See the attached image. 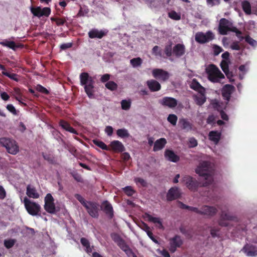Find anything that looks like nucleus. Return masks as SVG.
<instances>
[{
	"label": "nucleus",
	"instance_id": "f704fd0d",
	"mask_svg": "<svg viewBox=\"0 0 257 257\" xmlns=\"http://www.w3.org/2000/svg\"><path fill=\"white\" fill-rule=\"evenodd\" d=\"M116 135L121 138H126L130 137L128 131L125 128H120L116 131Z\"/></svg>",
	"mask_w": 257,
	"mask_h": 257
},
{
	"label": "nucleus",
	"instance_id": "f8f14e48",
	"mask_svg": "<svg viewBox=\"0 0 257 257\" xmlns=\"http://www.w3.org/2000/svg\"><path fill=\"white\" fill-rule=\"evenodd\" d=\"M217 212V210L215 207L203 205L200 208L199 214L212 217L215 215Z\"/></svg>",
	"mask_w": 257,
	"mask_h": 257
},
{
	"label": "nucleus",
	"instance_id": "09e8293b",
	"mask_svg": "<svg viewBox=\"0 0 257 257\" xmlns=\"http://www.w3.org/2000/svg\"><path fill=\"white\" fill-rule=\"evenodd\" d=\"M230 62H228L226 60H222L220 63V67L222 70V71L226 73V72L228 71L229 70V63Z\"/></svg>",
	"mask_w": 257,
	"mask_h": 257
},
{
	"label": "nucleus",
	"instance_id": "bb28decb",
	"mask_svg": "<svg viewBox=\"0 0 257 257\" xmlns=\"http://www.w3.org/2000/svg\"><path fill=\"white\" fill-rule=\"evenodd\" d=\"M167 144V141L165 138H161L157 140L155 143L153 151L155 152L162 150Z\"/></svg>",
	"mask_w": 257,
	"mask_h": 257
},
{
	"label": "nucleus",
	"instance_id": "de8ad7c7",
	"mask_svg": "<svg viewBox=\"0 0 257 257\" xmlns=\"http://www.w3.org/2000/svg\"><path fill=\"white\" fill-rule=\"evenodd\" d=\"M220 218L226 220H234L235 218L234 216L230 215L225 211H222Z\"/></svg>",
	"mask_w": 257,
	"mask_h": 257
},
{
	"label": "nucleus",
	"instance_id": "4d7b16f0",
	"mask_svg": "<svg viewBox=\"0 0 257 257\" xmlns=\"http://www.w3.org/2000/svg\"><path fill=\"white\" fill-rule=\"evenodd\" d=\"M36 89L38 91L44 94H48L49 93V91L45 87H43L40 84L37 85Z\"/></svg>",
	"mask_w": 257,
	"mask_h": 257
},
{
	"label": "nucleus",
	"instance_id": "cd10ccee",
	"mask_svg": "<svg viewBox=\"0 0 257 257\" xmlns=\"http://www.w3.org/2000/svg\"><path fill=\"white\" fill-rule=\"evenodd\" d=\"M145 215L148 218L149 221L158 224V227L160 229L163 228V225L160 218L153 217L148 213H146Z\"/></svg>",
	"mask_w": 257,
	"mask_h": 257
},
{
	"label": "nucleus",
	"instance_id": "393cba45",
	"mask_svg": "<svg viewBox=\"0 0 257 257\" xmlns=\"http://www.w3.org/2000/svg\"><path fill=\"white\" fill-rule=\"evenodd\" d=\"M165 156L168 160L174 163L178 162L180 160L179 157L173 151L170 150H167L165 151Z\"/></svg>",
	"mask_w": 257,
	"mask_h": 257
},
{
	"label": "nucleus",
	"instance_id": "4c0bfd02",
	"mask_svg": "<svg viewBox=\"0 0 257 257\" xmlns=\"http://www.w3.org/2000/svg\"><path fill=\"white\" fill-rule=\"evenodd\" d=\"M92 82L84 85L85 91L89 97L93 95V85Z\"/></svg>",
	"mask_w": 257,
	"mask_h": 257
},
{
	"label": "nucleus",
	"instance_id": "ea45409f",
	"mask_svg": "<svg viewBox=\"0 0 257 257\" xmlns=\"http://www.w3.org/2000/svg\"><path fill=\"white\" fill-rule=\"evenodd\" d=\"M122 190L128 196H133L136 193V191L133 188L132 186H127L122 188Z\"/></svg>",
	"mask_w": 257,
	"mask_h": 257
},
{
	"label": "nucleus",
	"instance_id": "0e129e2a",
	"mask_svg": "<svg viewBox=\"0 0 257 257\" xmlns=\"http://www.w3.org/2000/svg\"><path fill=\"white\" fill-rule=\"evenodd\" d=\"M152 52L155 55H159L160 56H161L162 55L161 50L160 49L159 47L158 46H155L153 47Z\"/></svg>",
	"mask_w": 257,
	"mask_h": 257
},
{
	"label": "nucleus",
	"instance_id": "4468645a",
	"mask_svg": "<svg viewBox=\"0 0 257 257\" xmlns=\"http://www.w3.org/2000/svg\"><path fill=\"white\" fill-rule=\"evenodd\" d=\"M160 103L164 106L173 108L177 105L178 101L173 97L166 96L160 100Z\"/></svg>",
	"mask_w": 257,
	"mask_h": 257
},
{
	"label": "nucleus",
	"instance_id": "f257e3e1",
	"mask_svg": "<svg viewBox=\"0 0 257 257\" xmlns=\"http://www.w3.org/2000/svg\"><path fill=\"white\" fill-rule=\"evenodd\" d=\"M213 171V164L208 161L200 162L195 169L196 174L205 179L206 181L203 183L204 186H207L212 183Z\"/></svg>",
	"mask_w": 257,
	"mask_h": 257
},
{
	"label": "nucleus",
	"instance_id": "9b49d317",
	"mask_svg": "<svg viewBox=\"0 0 257 257\" xmlns=\"http://www.w3.org/2000/svg\"><path fill=\"white\" fill-rule=\"evenodd\" d=\"M183 181L185 182L187 187L191 191H195L199 186V183L197 180L190 176H185L183 178Z\"/></svg>",
	"mask_w": 257,
	"mask_h": 257
},
{
	"label": "nucleus",
	"instance_id": "69168bd1",
	"mask_svg": "<svg viewBox=\"0 0 257 257\" xmlns=\"http://www.w3.org/2000/svg\"><path fill=\"white\" fill-rule=\"evenodd\" d=\"M180 232L187 237L190 236V234L188 230H187L184 226H181L179 228Z\"/></svg>",
	"mask_w": 257,
	"mask_h": 257
},
{
	"label": "nucleus",
	"instance_id": "864d4df0",
	"mask_svg": "<svg viewBox=\"0 0 257 257\" xmlns=\"http://www.w3.org/2000/svg\"><path fill=\"white\" fill-rule=\"evenodd\" d=\"M168 15L169 18L174 20H180L181 19L180 15L174 11L169 13Z\"/></svg>",
	"mask_w": 257,
	"mask_h": 257
},
{
	"label": "nucleus",
	"instance_id": "8fccbe9b",
	"mask_svg": "<svg viewBox=\"0 0 257 257\" xmlns=\"http://www.w3.org/2000/svg\"><path fill=\"white\" fill-rule=\"evenodd\" d=\"M177 119V116L174 114H169L167 118L168 121L173 125L176 124Z\"/></svg>",
	"mask_w": 257,
	"mask_h": 257
},
{
	"label": "nucleus",
	"instance_id": "5fc2aeb1",
	"mask_svg": "<svg viewBox=\"0 0 257 257\" xmlns=\"http://www.w3.org/2000/svg\"><path fill=\"white\" fill-rule=\"evenodd\" d=\"M75 198L78 200L80 203L84 207V206L87 203L88 201H86L84 198L79 194H75L74 195Z\"/></svg>",
	"mask_w": 257,
	"mask_h": 257
},
{
	"label": "nucleus",
	"instance_id": "2f4dec72",
	"mask_svg": "<svg viewBox=\"0 0 257 257\" xmlns=\"http://www.w3.org/2000/svg\"><path fill=\"white\" fill-rule=\"evenodd\" d=\"M180 123L183 130L189 131L192 129V124L186 119H182L180 120Z\"/></svg>",
	"mask_w": 257,
	"mask_h": 257
},
{
	"label": "nucleus",
	"instance_id": "3c124183",
	"mask_svg": "<svg viewBox=\"0 0 257 257\" xmlns=\"http://www.w3.org/2000/svg\"><path fill=\"white\" fill-rule=\"evenodd\" d=\"M246 42L248 43L252 47H256L257 46V42L251 38L249 36H246L244 38Z\"/></svg>",
	"mask_w": 257,
	"mask_h": 257
},
{
	"label": "nucleus",
	"instance_id": "bf43d9fd",
	"mask_svg": "<svg viewBox=\"0 0 257 257\" xmlns=\"http://www.w3.org/2000/svg\"><path fill=\"white\" fill-rule=\"evenodd\" d=\"M7 109L14 115L17 114V111L15 107L12 104H8L6 106Z\"/></svg>",
	"mask_w": 257,
	"mask_h": 257
},
{
	"label": "nucleus",
	"instance_id": "79ce46f5",
	"mask_svg": "<svg viewBox=\"0 0 257 257\" xmlns=\"http://www.w3.org/2000/svg\"><path fill=\"white\" fill-rule=\"evenodd\" d=\"M194 100H195L196 103L197 105H198L199 106H201L206 101V97L204 95L202 94L199 96H195Z\"/></svg>",
	"mask_w": 257,
	"mask_h": 257
},
{
	"label": "nucleus",
	"instance_id": "f3484780",
	"mask_svg": "<svg viewBox=\"0 0 257 257\" xmlns=\"http://www.w3.org/2000/svg\"><path fill=\"white\" fill-rule=\"evenodd\" d=\"M234 89V87L232 85H225L222 89V95L223 98L227 101H229L231 94Z\"/></svg>",
	"mask_w": 257,
	"mask_h": 257
},
{
	"label": "nucleus",
	"instance_id": "0eeeda50",
	"mask_svg": "<svg viewBox=\"0 0 257 257\" xmlns=\"http://www.w3.org/2000/svg\"><path fill=\"white\" fill-rule=\"evenodd\" d=\"M98 207V204L93 201H88L84 206L89 215L95 218H97L99 216Z\"/></svg>",
	"mask_w": 257,
	"mask_h": 257
},
{
	"label": "nucleus",
	"instance_id": "7c9ffc66",
	"mask_svg": "<svg viewBox=\"0 0 257 257\" xmlns=\"http://www.w3.org/2000/svg\"><path fill=\"white\" fill-rule=\"evenodd\" d=\"M44 209L47 212L51 214H54L56 212V207L54 202L45 203Z\"/></svg>",
	"mask_w": 257,
	"mask_h": 257
},
{
	"label": "nucleus",
	"instance_id": "1a4fd4ad",
	"mask_svg": "<svg viewBox=\"0 0 257 257\" xmlns=\"http://www.w3.org/2000/svg\"><path fill=\"white\" fill-rule=\"evenodd\" d=\"M169 250L172 253H174L178 247H181L183 244V240L179 235H176L173 237L169 239Z\"/></svg>",
	"mask_w": 257,
	"mask_h": 257
},
{
	"label": "nucleus",
	"instance_id": "6e6d98bb",
	"mask_svg": "<svg viewBox=\"0 0 257 257\" xmlns=\"http://www.w3.org/2000/svg\"><path fill=\"white\" fill-rule=\"evenodd\" d=\"M213 53L215 56H217L220 53L223 51V49L217 45H214L213 46Z\"/></svg>",
	"mask_w": 257,
	"mask_h": 257
},
{
	"label": "nucleus",
	"instance_id": "aec40b11",
	"mask_svg": "<svg viewBox=\"0 0 257 257\" xmlns=\"http://www.w3.org/2000/svg\"><path fill=\"white\" fill-rule=\"evenodd\" d=\"M147 85L152 92L158 91L161 88V84L154 79L148 80L147 81Z\"/></svg>",
	"mask_w": 257,
	"mask_h": 257
},
{
	"label": "nucleus",
	"instance_id": "e433bc0d",
	"mask_svg": "<svg viewBox=\"0 0 257 257\" xmlns=\"http://www.w3.org/2000/svg\"><path fill=\"white\" fill-rule=\"evenodd\" d=\"M2 74L16 82H18L19 81V76L17 74L8 72L6 70L3 71Z\"/></svg>",
	"mask_w": 257,
	"mask_h": 257
},
{
	"label": "nucleus",
	"instance_id": "b1692460",
	"mask_svg": "<svg viewBox=\"0 0 257 257\" xmlns=\"http://www.w3.org/2000/svg\"><path fill=\"white\" fill-rule=\"evenodd\" d=\"M242 249L247 256H255L257 255V248L253 245H245Z\"/></svg>",
	"mask_w": 257,
	"mask_h": 257
},
{
	"label": "nucleus",
	"instance_id": "c85d7f7f",
	"mask_svg": "<svg viewBox=\"0 0 257 257\" xmlns=\"http://www.w3.org/2000/svg\"><path fill=\"white\" fill-rule=\"evenodd\" d=\"M80 80L81 85H84L93 82L92 77L87 72H82L80 75Z\"/></svg>",
	"mask_w": 257,
	"mask_h": 257
},
{
	"label": "nucleus",
	"instance_id": "dca6fc26",
	"mask_svg": "<svg viewBox=\"0 0 257 257\" xmlns=\"http://www.w3.org/2000/svg\"><path fill=\"white\" fill-rule=\"evenodd\" d=\"M181 196L180 190L177 187L170 188L167 194V199L168 201H172L178 199Z\"/></svg>",
	"mask_w": 257,
	"mask_h": 257
},
{
	"label": "nucleus",
	"instance_id": "39448f33",
	"mask_svg": "<svg viewBox=\"0 0 257 257\" xmlns=\"http://www.w3.org/2000/svg\"><path fill=\"white\" fill-rule=\"evenodd\" d=\"M215 39V35L211 31L206 33L197 32L195 36V41L199 44H205Z\"/></svg>",
	"mask_w": 257,
	"mask_h": 257
},
{
	"label": "nucleus",
	"instance_id": "412c9836",
	"mask_svg": "<svg viewBox=\"0 0 257 257\" xmlns=\"http://www.w3.org/2000/svg\"><path fill=\"white\" fill-rule=\"evenodd\" d=\"M110 147L115 152L121 153L125 150L123 144L119 141H113L111 142Z\"/></svg>",
	"mask_w": 257,
	"mask_h": 257
},
{
	"label": "nucleus",
	"instance_id": "a19ab883",
	"mask_svg": "<svg viewBox=\"0 0 257 257\" xmlns=\"http://www.w3.org/2000/svg\"><path fill=\"white\" fill-rule=\"evenodd\" d=\"M130 63L133 67L135 68L140 66L143 63V61L140 57H137L132 59L130 61Z\"/></svg>",
	"mask_w": 257,
	"mask_h": 257
},
{
	"label": "nucleus",
	"instance_id": "9d476101",
	"mask_svg": "<svg viewBox=\"0 0 257 257\" xmlns=\"http://www.w3.org/2000/svg\"><path fill=\"white\" fill-rule=\"evenodd\" d=\"M152 75L156 79L162 81H167L170 77V74L167 71L159 68L153 69Z\"/></svg>",
	"mask_w": 257,
	"mask_h": 257
},
{
	"label": "nucleus",
	"instance_id": "338daca9",
	"mask_svg": "<svg viewBox=\"0 0 257 257\" xmlns=\"http://www.w3.org/2000/svg\"><path fill=\"white\" fill-rule=\"evenodd\" d=\"M44 201H45V203L46 202H47V203L54 202V199L51 194L48 193L46 195V197H45Z\"/></svg>",
	"mask_w": 257,
	"mask_h": 257
},
{
	"label": "nucleus",
	"instance_id": "c756f323",
	"mask_svg": "<svg viewBox=\"0 0 257 257\" xmlns=\"http://www.w3.org/2000/svg\"><path fill=\"white\" fill-rule=\"evenodd\" d=\"M208 137L210 141L217 144L220 139L221 133L218 131H212L209 133Z\"/></svg>",
	"mask_w": 257,
	"mask_h": 257
},
{
	"label": "nucleus",
	"instance_id": "a878e982",
	"mask_svg": "<svg viewBox=\"0 0 257 257\" xmlns=\"http://www.w3.org/2000/svg\"><path fill=\"white\" fill-rule=\"evenodd\" d=\"M26 194L30 198L34 199H37L40 196L36 188L30 185H28L27 187Z\"/></svg>",
	"mask_w": 257,
	"mask_h": 257
},
{
	"label": "nucleus",
	"instance_id": "680f3d73",
	"mask_svg": "<svg viewBox=\"0 0 257 257\" xmlns=\"http://www.w3.org/2000/svg\"><path fill=\"white\" fill-rule=\"evenodd\" d=\"M80 242L84 247H88L90 245L89 241L85 237H81L80 238Z\"/></svg>",
	"mask_w": 257,
	"mask_h": 257
},
{
	"label": "nucleus",
	"instance_id": "2eb2a0df",
	"mask_svg": "<svg viewBox=\"0 0 257 257\" xmlns=\"http://www.w3.org/2000/svg\"><path fill=\"white\" fill-rule=\"evenodd\" d=\"M108 31L106 30H99L97 29H92L88 33V37L91 39H101L107 35Z\"/></svg>",
	"mask_w": 257,
	"mask_h": 257
},
{
	"label": "nucleus",
	"instance_id": "7ed1b4c3",
	"mask_svg": "<svg viewBox=\"0 0 257 257\" xmlns=\"http://www.w3.org/2000/svg\"><path fill=\"white\" fill-rule=\"evenodd\" d=\"M0 145L6 148L7 152L12 155H16L19 152V147L16 142L10 138H0Z\"/></svg>",
	"mask_w": 257,
	"mask_h": 257
},
{
	"label": "nucleus",
	"instance_id": "ddd939ff",
	"mask_svg": "<svg viewBox=\"0 0 257 257\" xmlns=\"http://www.w3.org/2000/svg\"><path fill=\"white\" fill-rule=\"evenodd\" d=\"M112 237L113 240L123 251H125L126 253L131 251L125 241L119 235L115 234Z\"/></svg>",
	"mask_w": 257,
	"mask_h": 257
},
{
	"label": "nucleus",
	"instance_id": "a18cd8bd",
	"mask_svg": "<svg viewBox=\"0 0 257 257\" xmlns=\"http://www.w3.org/2000/svg\"><path fill=\"white\" fill-rule=\"evenodd\" d=\"M190 87L196 91H199L201 89H203V87L200 85V84L195 79H193L190 85Z\"/></svg>",
	"mask_w": 257,
	"mask_h": 257
},
{
	"label": "nucleus",
	"instance_id": "20e7f679",
	"mask_svg": "<svg viewBox=\"0 0 257 257\" xmlns=\"http://www.w3.org/2000/svg\"><path fill=\"white\" fill-rule=\"evenodd\" d=\"M24 203L25 208L29 214L36 216L40 212L41 208L40 205L35 202L31 201L28 198H24Z\"/></svg>",
	"mask_w": 257,
	"mask_h": 257
},
{
	"label": "nucleus",
	"instance_id": "052dcab7",
	"mask_svg": "<svg viewBox=\"0 0 257 257\" xmlns=\"http://www.w3.org/2000/svg\"><path fill=\"white\" fill-rule=\"evenodd\" d=\"M135 181L136 183H140L143 187H146L147 185V182L143 178H135Z\"/></svg>",
	"mask_w": 257,
	"mask_h": 257
},
{
	"label": "nucleus",
	"instance_id": "13d9d810",
	"mask_svg": "<svg viewBox=\"0 0 257 257\" xmlns=\"http://www.w3.org/2000/svg\"><path fill=\"white\" fill-rule=\"evenodd\" d=\"M230 48L234 50H240V47L238 41H234L230 45Z\"/></svg>",
	"mask_w": 257,
	"mask_h": 257
},
{
	"label": "nucleus",
	"instance_id": "72a5a7b5",
	"mask_svg": "<svg viewBox=\"0 0 257 257\" xmlns=\"http://www.w3.org/2000/svg\"><path fill=\"white\" fill-rule=\"evenodd\" d=\"M172 45V42H170L169 44H167L165 46L164 53L168 57H170L173 55Z\"/></svg>",
	"mask_w": 257,
	"mask_h": 257
},
{
	"label": "nucleus",
	"instance_id": "49530a36",
	"mask_svg": "<svg viewBox=\"0 0 257 257\" xmlns=\"http://www.w3.org/2000/svg\"><path fill=\"white\" fill-rule=\"evenodd\" d=\"M15 242L16 240L14 239H6L4 240V245L7 248L9 249L14 245Z\"/></svg>",
	"mask_w": 257,
	"mask_h": 257
},
{
	"label": "nucleus",
	"instance_id": "6ab92c4d",
	"mask_svg": "<svg viewBox=\"0 0 257 257\" xmlns=\"http://www.w3.org/2000/svg\"><path fill=\"white\" fill-rule=\"evenodd\" d=\"M103 211L110 218L113 217V210L111 204L108 201H104L102 203Z\"/></svg>",
	"mask_w": 257,
	"mask_h": 257
},
{
	"label": "nucleus",
	"instance_id": "4be33fe9",
	"mask_svg": "<svg viewBox=\"0 0 257 257\" xmlns=\"http://www.w3.org/2000/svg\"><path fill=\"white\" fill-rule=\"evenodd\" d=\"M0 45L8 47L14 51H16L18 48L23 47L22 45L17 44L14 41H9L7 39L0 42Z\"/></svg>",
	"mask_w": 257,
	"mask_h": 257
},
{
	"label": "nucleus",
	"instance_id": "37998d69",
	"mask_svg": "<svg viewBox=\"0 0 257 257\" xmlns=\"http://www.w3.org/2000/svg\"><path fill=\"white\" fill-rule=\"evenodd\" d=\"M105 86L111 91H114L117 88V84L112 81H109L106 83Z\"/></svg>",
	"mask_w": 257,
	"mask_h": 257
},
{
	"label": "nucleus",
	"instance_id": "c03bdc74",
	"mask_svg": "<svg viewBox=\"0 0 257 257\" xmlns=\"http://www.w3.org/2000/svg\"><path fill=\"white\" fill-rule=\"evenodd\" d=\"M93 142L94 144H95L96 146L99 147L101 149H102L103 150H106V151L108 150V147L102 141H101L99 140H94L93 141Z\"/></svg>",
	"mask_w": 257,
	"mask_h": 257
},
{
	"label": "nucleus",
	"instance_id": "603ef678",
	"mask_svg": "<svg viewBox=\"0 0 257 257\" xmlns=\"http://www.w3.org/2000/svg\"><path fill=\"white\" fill-rule=\"evenodd\" d=\"M121 105L122 109L127 110L130 108L131 102L130 101H127L126 100H122L121 101Z\"/></svg>",
	"mask_w": 257,
	"mask_h": 257
},
{
	"label": "nucleus",
	"instance_id": "a211bd4d",
	"mask_svg": "<svg viewBox=\"0 0 257 257\" xmlns=\"http://www.w3.org/2000/svg\"><path fill=\"white\" fill-rule=\"evenodd\" d=\"M185 53V47L183 44H177L173 48V54L177 58L182 56Z\"/></svg>",
	"mask_w": 257,
	"mask_h": 257
},
{
	"label": "nucleus",
	"instance_id": "423d86ee",
	"mask_svg": "<svg viewBox=\"0 0 257 257\" xmlns=\"http://www.w3.org/2000/svg\"><path fill=\"white\" fill-rule=\"evenodd\" d=\"M233 27V24L231 22L225 18H221L219 21L218 26L219 33L222 35H226L228 31L231 32Z\"/></svg>",
	"mask_w": 257,
	"mask_h": 257
},
{
	"label": "nucleus",
	"instance_id": "473e14b6",
	"mask_svg": "<svg viewBox=\"0 0 257 257\" xmlns=\"http://www.w3.org/2000/svg\"><path fill=\"white\" fill-rule=\"evenodd\" d=\"M14 93H15V99L19 101L20 104H23L24 106L26 105L25 103H24L22 101V93L21 92V90L19 88L15 87L14 88Z\"/></svg>",
	"mask_w": 257,
	"mask_h": 257
},
{
	"label": "nucleus",
	"instance_id": "5701e85b",
	"mask_svg": "<svg viewBox=\"0 0 257 257\" xmlns=\"http://www.w3.org/2000/svg\"><path fill=\"white\" fill-rule=\"evenodd\" d=\"M59 124L65 131L74 134L78 135L77 131L72 127L67 121L63 119H60L59 122Z\"/></svg>",
	"mask_w": 257,
	"mask_h": 257
},
{
	"label": "nucleus",
	"instance_id": "6e6552de",
	"mask_svg": "<svg viewBox=\"0 0 257 257\" xmlns=\"http://www.w3.org/2000/svg\"><path fill=\"white\" fill-rule=\"evenodd\" d=\"M31 12L34 16L41 18L43 16L48 17L51 13V9L50 8L45 7L42 9L40 7L36 8L32 7Z\"/></svg>",
	"mask_w": 257,
	"mask_h": 257
},
{
	"label": "nucleus",
	"instance_id": "f03ea898",
	"mask_svg": "<svg viewBox=\"0 0 257 257\" xmlns=\"http://www.w3.org/2000/svg\"><path fill=\"white\" fill-rule=\"evenodd\" d=\"M208 79L214 83L219 82L221 79L224 78V75L214 64L210 65L206 69Z\"/></svg>",
	"mask_w": 257,
	"mask_h": 257
},
{
	"label": "nucleus",
	"instance_id": "e2e57ef3",
	"mask_svg": "<svg viewBox=\"0 0 257 257\" xmlns=\"http://www.w3.org/2000/svg\"><path fill=\"white\" fill-rule=\"evenodd\" d=\"M72 43H63L60 46V48L62 50H65L71 48L72 47Z\"/></svg>",
	"mask_w": 257,
	"mask_h": 257
},
{
	"label": "nucleus",
	"instance_id": "c9c22d12",
	"mask_svg": "<svg viewBox=\"0 0 257 257\" xmlns=\"http://www.w3.org/2000/svg\"><path fill=\"white\" fill-rule=\"evenodd\" d=\"M242 8L246 14L250 15L251 14V6L248 1H244L242 3Z\"/></svg>",
	"mask_w": 257,
	"mask_h": 257
},
{
	"label": "nucleus",
	"instance_id": "58836bf2",
	"mask_svg": "<svg viewBox=\"0 0 257 257\" xmlns=\"http://www.w3.org/2000/svg\"><path fill=\"white\" fill-rule=\"evenodd\" d=\"M51 20L52 22H55L58 26H63L67 21V19L65 17L61 18L51 17Z\"/></svg>",
	"mask_w": 257,
	"mask_h": 257
},
{
	"label": "nucleus",
	"instance_id": "774afa93",
	"mask_svg": "<svg viewBox=\"0 0 257 257\" xmlns=\"http://www.w3.org/2000/svg\"><path fill=\"white\" fill-rule=\"evenodd\" d=\"M110 74H105L101 76L100 81L102 83L107 82L110 79Z\"/></svg>",
	"mask_w": 257,
	"mask_h": 257
}]
</instances>
